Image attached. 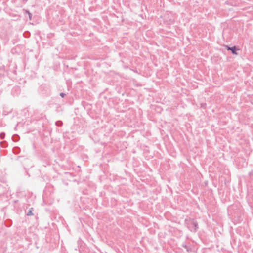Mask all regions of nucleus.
Here are the masks:
<instances>
[{"mask_svg":"<svg viewBox=\"0 0 253 253\" xmlns=\"http://www.w3.org/2000/svg\"><path fill=\"white\" fill-rule=\"evenodd\" d=\"M227 50H231L232 51V53L234 54H237V53H236V48L235 46H233L232 47H228L227 48Z\"/></svg>","mask_w":253,"mask_h":253,"instance_id":"f257e3e1","label":"nucleus"},{"mask_svg":"<svg viewBox=\"0 0 253 253\" xmlns=\"http://www.w3.org/2000/svg\"><path fill=\"white\" fill-rule=\"evenodd\" d=\"M193 224V226H194V230H196L197 228L198 227L197 226V223H196L195 222H192Z\"/></svg>","mask_w":253,"mask_h":253,"instance_id":"f03ea898","label":"nucleus"},{"mask_svg":"<svg viewBox=\"0 0 253 253\" xmlns=\"http://www.w3.org/2000/svg\"><path fill=\"white\" fill-rule=\"evenodd\" d=\"M28 215H32V211H30L28 213Z\"/></svg>","mask_w":253,"mask_h":253,"instance_id":"7ed1b4c3","label":"nucleus"},{"mask_svg":"<svg viewBox=\"0 0 253 253\" xmlns=\"http://www.w3.org/2000/svg\"><path fill=\"white\" fill-rule=\"evenodd\" d=\"M60 95H61L62 97H64V93H61V94H60Z\"/></svg>","mask_w":253,"mask_h":253,"instance_id":"20e7f679","label":"nucleus"}]
</instances>
